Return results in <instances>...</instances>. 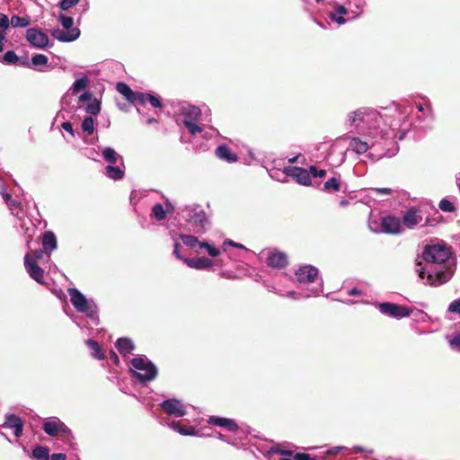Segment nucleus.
Returning <instances> with one entry per match:
<instances>
[{
  "label": "nucleus",
  "instance_id": "obj_14",
  "mask_svg": "<svg viewBox=\"0 0 460 460\" xmlns=\"http://www.w3.org/2000/svg\"><path fill=\"white\" fill-rule=\"evenodd\" d=\"M285 178L288 176L293 177L298 183L302 185H310L311 183V177L309 171L301 168V167H285L284 171L281 172Z\"/></svg>",
  "mask_w": 460,
  "mask_h": 460
},
{
  "label": "nucleus",
  "instance_id": "obj_33",
  "mask_svg": "<svg viewBox=\"0 0 460 460\" xmlns=\"http://www.w3.org/2000/svg\"><path fill=\"white\" fill-rule=\"evenodd\" d=\"M116 90L120 94H122L126 98L127 101H128V102L132 101V97H133L135 92H133L127 84H125L123 82L118 83L116 85Z\"/></svg>",
  "mask_w": 460,
  "mask_h": 460
},
{
  "label": "nucleus",
  "instance_id": "obj_8",
  "mask_svg": "<svg viewBox=\"0 0 460 460\" xmlns=\"http://www.w3.org/2000/svg\"><path fill=\"white\" fill-rule=\"evenodd\" d=\"M70 300L77 312L85 314L89 318L95 319L97 316V305L92 299H87L77 288L67 290Z\"/></svg>",
  "mask_w": 460,
  "mask_h": 460
},
{
  "label": "nucleus",
  "instance_id": "obj_47",
  "mask_svg": "<svg viewBox=\"0 0 460 460\" xmlns=\"http://www.w3.org/2000/svg\"><path fill=\"white\" fill-rule=\"evenodd\" d=\"M439 208L445 212H453L455 210V207L452 202L446 199H443L439 202Z\"/></svg>",
  "mask_w": 460,
  "mask_h": 460
},
{
  "label": "nucleus",
  "instance_id": "obj_36",
  "mask_svg": "<svg viewBox=\"0 0 460 460\" xmlns=\"http://www.w3.org/2000/svg\"><path fill=\"white\" fill-rule=\"evenodd\" d=\"M272 451L281 456L280 460H297L296 459V453L291 450L284 449L281 446L272 448Z\"/></svg>",
  "mask_w": 460,
  "mask_h": 460
},
{
  "label": "nucleus",
  "instance_id": "obj_50",
  "mask_svg": "<svg viewBox=\"0 0 460 460\" xmlns=\"http://www.w3.org/2000/svg\"><path fill=\"white\" fill-rule=\"evenodd\" d=\"M147 97H148L147 102L151 104L152 107H154V108H161L162 107L161 100L159 99V97L152 95L150 93H148Z\"/></svg>",
  "mask_w": 460,
  "mask_h": 460
},
{
  "label": "nucleus",
  "instance_id": "obj_61",
  "mask_svg": "<svg viewBox=\"0 0 460 460\" xmlns=\"http://www.w3.org/2000/svg\"><path fill=\"white\" fill-rule=\"evenodd\" d=\"M61 126H62V128L64 130H66V132H68L72 136H74L73 127H72V124L70 122H68V121L63 122Z\"/></svg>",
  "mask_w": 460,
  "mask_h": 460
},
{
  "label": "nucleus",
  "instance_id": "obj_12",
  "mask_svg": "<svg viewBox=\"0 0 460 460\" xmlns=\"http://www.w3.org/2000/svg\"><path fill=\"white\" fill-rule=\"evenodd\" d=\"M161 409L168 415L177 418L187 414L185 405L177 399H168L160 403Z\"/></svg>",
  "mask_w": 460,
  "mask_h": 460
},
{
  "label": "nucleus",
  "instance_id": "obj_42",
  "mask_svg": "<svg viewBox=\"0 0 460 460\" xmlns=\"http://www.w3.org/2000/svg\"><path fill=\"white\" fill-rule=\"evenodd\" d=\"M199 249H205L211 257H217L220 254L219 249L213 245H210L207 242L200 243Z\"/></svg>",
  "mask_w": 460,
  "mask_h": 460
},
{
  "label": "nucleus",
  "instance_id": "obj_46",
  "mask_svg": "<svg viewBox=\"0 0 460 460\" xmlns=\"http://www.w3.org/2000/svg\"><path fill=\"white\" fill-rule=\"evenodd\" d=\"M310 177L314 178H323L326 175V171L323 169H317L315 166L311 165L309 167Z\"/></svg>",
  "mask_w": 460,
  "mask_h": 460
},
{
  "label": "nucleus",
  "instance_id": "obj_56",
  "mask_svg": "<svg viewBox=\"0 0 460 460\" xmlns=\"http://www.w3.org/2000/svg\"><path fill=\"white\" fill-rule=\"evenodd\" d=\"M180 248H181V244L178 242H175L174 245H173V255L177 259L182 261V259H184V258L180 253Z\"/></svg>",
  "mask_w": 460,
  "mask_h": 460
},
{
  "label": "nucleus",
  "instance_id": "obj_6",
  "mask_svg": "<svg viewBox=\"0 0 460 460\" xmlns=\"http://www.w3.org/2000/svg\"><path fill=\"white\" fill-rule=\"evenodd\" d=\"M181 213L185 221L194 228L197 234L204 233L209 226L207 213L199 205L192 204L185 206L181 209Z\"/></svg>",
  "mask_w": 460,
  "mask_h": 460
},
{
  "label": "nucleus",
  "instance_id": "obj_23",
  "mask_svg": "<svg viewBox=\"0 0 460 460\" xmlns=\"http://www.w3.org/2000/svg\"><path fill=\"white\" fill-rule=\"evenodd\" d=\"M347 13H348V9L345 6H343L341 4H336L334 7V11L330 13L329 18L332 22H335L339 25H341V24H344L347 21L343 17Z\"/></svg>",
  "mask_w": 460,
  "mask_h": 460
},
{
  "label": "nucleus",
  "instance_id": "obj_24",
  "mask_svg": "<svg viewBox=\"0 0 460 460\" xmlns=\"http://www.w3.org/2000/svg\"><path fill=\"white\" fill-rule=\"evenodd\" d=\"M42 246L44 252L49 253V255L51 253V252L57 249V238L52 232H47L44 234L42 239Z\"/></svg>",
  "mask_w": 460,
  "mask_h": 460
},
{
  "label": "nucleus",
  "instance_id": "obj_18",
  "mask_svg": "<svg viewBox=\"0 0 460 460\" xmlns=\"http://www.w3.org/2000/svg\"><path fill=\"white\" fill-rule=\"evenodd\" d=\"M422 221V216L415 207L410 208L402 217V222L406 227L412 229Z\"/></svg>",
  "mask_w": 460,
  "mask_h": 460
},
{
  "label": "nucleus",
  "instance_id": "obj_27",
  "mask_svg": "<svg viewBox=\"0 0 460 460\" xmlns=\"http://www.w3.org/2000/svg\"><path fill=\"white\" fill-rule=\"evenodd\" d=\"M102 154L103 159L109 164H115L118 163L119 160L122 161V157L117 154V152L109 146L103 147L102 149Z\"/></svg>",
  "mask_w": 460,
  "mask_h": 460
},
{
  "label": "nucleus",
  "instance_id": "obj_39",
  "mask_svg": "<svg viewBox=\"0 0 460 460\" xmlns=\"http://www.w3.org/2000/svg\"><path fill=\"white\" fill-rule=\"evenodd\" d=\"M101 111V102L97 99H93L86 107L85 111L90 114L96 116Z\"/></svg>",
  "mask_w": 460,
  "mask_h": 460
},
{
  "label": "nucleus",
  "instance_id": "obj_3",
  "mask_svg": "<svg viewBox=\"0 0 460 460\" xmlns=\"http://www.w3.org/2000/svg\"><path fill=\"white\" fill-rule=\"evenodd\" d=\"M295 277L296 281L301 285H313L311 288L305 289L304 294L305 297L319 296L323 292V281L319 276L317 268L312 265H303L296 270Z\"/></svg>",
  "mask_w": 460,
  "mask_h": 460
},
{
  "label": "nucleus",
  "instance_id": "obj_63",
  "mask_svg": "<svg viewBox=\"0 0 460 460\" xmlns=\"http://www.w3.org/2000/svg\"><path fill=\"white\" fill-rule=\"evenodd\" d=\"M352 451H353V453H359V452H366L367 454H372L373 453V450H371V449H365V448H363L362 447H359V446L354 447Z\"/></svg>",
  "mask_w": 460,
  "mask_h": 460
},
{
  "label": "nucleus",
  "instance_id": "obj_38",
  "mask_svg": "<svg viewBox=\"0 0 460 460\" xmlns=\"http://www.w3.org/2000/svg\"><path fill=\"white\" fill-rule=\"evenodd\" d=\"M323 189H324V190L329 191V192L339 191L340 190V181L337 178L332 177L324 182Z\"/></svg>",
  "mask_w": 460,
  "mask_h": 460
},
{
  "label": "nucleus",
  "instance_id": "obj_11",
  "mask_svg": "<svg viewBox=\"0 0 460 460\" xmlns=\"http://www.w3.org/2000/svg\"><path fill=\"white\" fill-rule=\"evenodd\" d=\"M5 429H13L15 437L19 438L22 435L23 423L20 417L14 414H7L5 421L0 425V434L6 437Z\"/></svg>",
  "mask_w": 460,
  "mask_h": 460
},
{
  "label": "nucleus",
  "instance_id": "obj_34",
  "mask_svg": "<svg viewBox=\"0 0 460 460\" xmlns=\"http://www.w3.org/2000/svg\"><path fill=\"white\" fill-rule=\"evenodd\" d=\"M2 61L4 64L9 65H25V62H21L19 57L16 55L14 51L9 50L5 52L2 58Z\"/></svg>",
  "mask_w": 460,
  "mask_h": 460
},
{
  "label": "nucleus",
  "instance_id": "obj_54",
  "mask_svg": "<svg viewBox=\"0 0 460 460\" xmlns=\"http://www.w3.org/2000/svg\"><path fill=\"white\" fill-rule=\"evenodd\" d=\"M10 21L7 15L0 13V28L5 30L9 27Z\"/></svg>",
  "mask_w": 460,
  "mask_h": 460
},
{
  "label": "nucleus",
  "instance_id": "obj_40",
  "mask_svg": "<svg viewBox=\"0 0 460 460\" xmlns=\"http://www.w3.org/2000/svg\"><path fill=\"white\" fill-rule=\"evenodd\" d=\"M83 130L87 135H92L94 131V120L92 117H86L82 122Z\"/></svg>",
  "mask_w": 460,
  "mask_h": 460
},
{
  "label": "nucleus",
  "instance_id": "obj_31",
  "mask_svg": "<svg viewBox=\"0 0 460 460\" xmlns=\"http://www.w3.org/2000/svg\"><path fill=\"white\" fill-rule=\"evenodd\" d=\"M31 22V19L29 16H18V15H13L10 23L14 28H25L27 27Z\"/></svg>",
  "mask_w": 460,
  "mask_h": 460
},
{
  "label": "nucleus",
  "instance_id": "obj_55",
  "mask_svg": "<svg viewBox=\"0 0 460 460\" xmlns=\"http://www.w3.org/2000/svg\"><path fill=\"white\" fill-rule=\"evenodd\" d=\"M391 144L394 146V149L392 151L389 150L386 153L378 155L379 157H383V156L392 157L397 153L398 147H397L396 144L393 141L391 142Z\"/></svg>",
  "mask_w": 460,
  "mask_h": 460
},
{
  "label": "nucleus",
  "instance_id": "obj_28",
  "mask_svg": "<svg viewBox=\"0 0 460 460\" xmlns=\"http://www.w3.org/2000/svg\"><path fill=\"white\" fill-rule=\"evenodd\" d=\"M180 239L187 247H190L196 252H199L201 242H199L196 236L190 234H180Z\"/></svg>",
  "mask_w": 460,
  "mask_h": 460
},
{
  "label": "nucleus",
  "instance_id": "obj_21",
  "mask_svg": "<svg viewBox=\"0 0 460 460\" xmlns=\"http://www.w3.org/2000/svg\"><path fill=\"white\" fill-rule=\"evenodd\" d=\"M208 422L211 425L219 426L226 429L229 431H236L238 429V425L232 419L211 416L209 417Z\"/></svg>",
  "mask_w": 460,
  "mask_h": 460
},
{
  "label": "nucleus",
  "instance_id": "obj_30",
  "mask_svg": "<svg viewBox=\"0 0 460 460\" xmlns=\"http://www.w3.org/2000/svg\"><path fill=\"white\" fill-rule=\"evenodd\" d=\"M88 84L89 80L86 75H83L80 78H77L70 88L71 94H77L78 93L84 91L87 87Z\"/></svg>",
  "mask_w": 460,
  "mask_h": 460
},
{
  "label": "nucleus",
  "instance_id": "obj_20",
  "mask_svg": "<svg viewBox=\"0 0 460 460\" xmlns=\"http://www.w3.org/2000/svg\"><path fill=\"white\" fill-rule=\"evenodd\" d=\"M268 264L275 269H283L288 265V256L282 252H273L268 256Z\"/></svg>",
  "mask_w": 460,
  "mask_h": 460
},
{
  "label": "nucleus",
  "instance_id": "obj_57",
  "mask_svg": "<svg viewBox=\"0 0 460 460\" xmlns=\"http://www.w3.org/2000/svg\"><path fill=\"white\" fill-rule=\"evenodd\" d=\"M3 199H4L6 205L9 207L12 213H13V208H12V202L13 199H12V196L8 193H4Z\"/></svg>",
  "mask_w": 460,
  "mask_h": 460
},
{
  "label": "nucleus",
  "instance_id": "obj_58",
  "mask_svg": "<svg viewBox=\"0 0 460 460\" xmlns=\"http://www.w3.org/2000/svg\"><path fill=\"white\" fill-rule=\"evenodd\" d=\"M93 94L89 92L84 93L78 98V102H84L86 101L92 100Z\"/></svg>",
  "mask_w": 460,
  "mask_h": 460
},
{
  "label": "nucleus",
  "instance_id": "obj_29",
  "mask_svg": "<svg viewBox=\"0 0 460 460\" xmlns=\"http://www.w3.org/2000/svg\"><path fill=\"white\" fill-rule=\"evenodd\" d=\"M105 174L114 181L120 180L124 177V170L119 166H113L112 164H109L105 167Z\"/></svg>",
  "mask_w": 460,
  "mask_h": 460
},
{
  "label": "nucleus",
  "instance_id": "obj_2",
  "mask_svg": "<svg viewBox=\"0 0 460 460\" xmlns=\"http://www.w3.org/2000/svg\"><path fill=\"white\" fill-rule=\"evenodd\" d=\"M455 268L451 248L444 243L426 244L415 259V272L425 285L432 287L448 282Z\"/></svg>",
  "mask_w": 460,
  "mask_h": 460
},
{
  "label": "nucleus",
  "instance_id": "obj_43",
  "mask_svg": "<svg viewBox=\"0 0 460 460\" xmlns=\"http://www.w3.org/2000/svg\"><path fill=\"white\" fill-rule=\"evenodd\" d=\"M48 61V57L43 54H36L31 58V65L34 66H44Z\"/></svg>",
  "mask_w": 460,
  "mask_h": 460
},
{
  "label": "nucleus",
  "instance_id": "obj_22",
  "mask_svg": "<svg viewBox=\"0 0 460 460\" xmlns=\"http://www.w3.org/2000/svg\"><path fill=\"white\" fill-rule=\"evenodd\" d=\"M166 208L160 203H156L152 208V216L157 220L162 221L166 217V213H171L174 210V208L171 202L166 200Z\"/></svg>",
  "mask_w": 460,
  "mask_h": 460
},
{
  "label": "nucleus",
  "instance_id": "obj_26",
  "mask_svg": "<svg viewBox=\"0 0 460 460\" xmlns=\"http://www.w3.org/2000/svg\"><path fill=\"white\" fill-rule=\"evenodd\" d=\"M216 155L218 158L225 160L229 163L235 162L237 160L236 155H234L228 146L222 145L216 149Z\"/></svg>",
  "mask_w": 460,
  "mask_h": 460
},
{
  "label": "nucleus",
  "instance_id": "obj_4",
  "mask_svg": "<svg viewBox=\"0 0 460 460\" xmlns=\"http://www.w3.org/2000/svg\"><path fill=\"white\" fill-rule=\"evenodd\" d=\"M201 111L199 107L183 104L178 114V122L181 123L191 136L200 134L204 127L200 122Z\"/></svg>",
  "mask_w": 460,
  "mask_h": 460
},
{
  "label": "nucleus",
  "instance_id": "obj_15",
  "mask_svg": "<svg viewBox=\"0 0 460 460\" xmlns=\"http://www.w3.org/2000/svg\"><path fill=\"white\" fill-rule=\"evenodd\" d=\"M26 40L36 49H44L49 44V38L47 34L35 28L27 30Z\"/></svg>",
  "mask_w": 460,
  "mask_h": 460
},
{
  "label": "nucleus",
  "instance_id": "obj_52",
  "mask_svg": "<svg viewBox=\"0 0 460 460\" xmlns=\"http://www.w3.org/2000/svg\"><path fill=\"white\" fill-rule=\"evenodd\" d=\"M369 229L374 233H381V223L379 224L376 219H369Z\"/></svg>",
  "mask_w": 460,
  "mask_h": 460
},
{
  "label": "nucleus",
  "instance_id": "obj_48",
  "mask_svg": "<svg viewBox=\"0 0 460 460\" xmlns=\"http://www.w3.org/2000/svg\"><path fill=\"white\" fill-rule=\"evenodd\" d=\"M447 311L449 313L457 314L460 315V297L450 303Z\"/></svg>",
  "mask_w": 460,
  "mask_h": 460
},
{
  "label": "nucleus",
  "instance_id": "obj_51",
  "mask_svg": "<svg viewBox=\"0 0 460 460\" xmlns=\"http://www.w3.org/2000/svg\"><path fill=\"white\" fill-rule=\"evenodd\" d=\"M178 432L182 436H196L197 435V431L192 427L185 428V427L181 426V428H179V429H178Z\"/></svg>",
  "mask_w": 460,
  "mask_h": 460
},
{
  "label": "nucleus",
  "instance_id": "obj_45",
  "mask_svg": "<svg viewBox=\"0 0 460 460\" xmlns=\"http://www.w3.org/2000/svg\"><path fill=\"white\" fill-rule=\"evenodd\" d=\"M12 208H13V215H15L16 217H19V219L21 220V226H22V227H25V226H26V225H27V223H28V224H30V225H31V222L29 219H28V220H27V222H26L25 220H23V219H22V218H21V217H20V215H19L20 210H21V209H20V205H19L16 201L13 200V202H12Z\"/></svg>",
  "mask_w": 460,
  "mask_h": 460
},
{
  "label": "nucleus",
  "instance_id": "obj_16",
  "mask_svg": "<svg viewBox=\"0 0 460 460\" xmlns=\"http://www.w3.org/2000/svg\"><path fill=\"white\" fill-rule=\"evenodd\" d=\"M362 140L359 137H353L349 141V147L357 154H365L369 148L374 147L381 138H370Z\"/></svg>",
  "mask_w": 460,
  "mask_h": 460
},
{
  "label": "nucleus",
  "instance_id": "obj_32",
  "mask_svg": "<svg viewBox=\"0 0 460 460\" xmlns=\"http://www.w3.org/2000/svg\"><path fill=\"white\" fill-rule=\"evenodd\" d=\"M86 344L88 345L89 349L92 350V356L97 359H103L104 358V353L102 350L100 345L97 341L93 340H87Z\"/></svg>",
  "mask_w": 460,
  "mask_h": 460
},
{
  "label": "nucleus",
  "instance_id": "obj_9",
  "mask_svg": "<svg viewBox=\"0 0 460 460\" xmlns=\"http://www.w3.org/2000/svg\"><path fill=\"white\" fill-rule=\"evenodd\" d=\"M377 308L381 314L396 319L408 317L411 313L409 307L390 302L379 303Z\"/></svg>",
  "mask_w": 460,
  "mask_h": 460
},
{
  "label": "nucleus",
  "instance_id": "obj_13",
  "mask_svg": "<svg viewBox=\"0 0 460 460\" xmlns=\"http://www.w3.org/2000/svg\"><path fill=\"white\" fill-rule=\"evenodd\" d=\"M403 232V226L399 217L386 216L381 219V233L389 234H399Z\"/></svg>",
  "mask_w": 460,
  "mask_h": 460
},
{
  "label": "nucleus",
  "instance_id": "obj_37",
  "mask_svg": "<svg viewBox=\"0 0 460 460\" xmlns=\"http://www.w3.org/2000/svg\"><path fill=\"white\" fill-rule=\"evenodd\" d=\"M417 109L419 112L422 113V117H419L420 120H425L426 119H432L433 114L429 104L423 105L420 103L417 105Z\"/></svg>",
  "mask_w": 460,
  "mask_h": 460
},
{
  "label": "nucleus",
  "instance_id": "obj_35",
  "mask_svg": "<svg viewBox=\"0 0 460 460\" xmlns=\"http://www.w3.org/2000/svg\"><path fill=\"white\" fill-rule=\"evenodd\" d=\"M32 457L37 460H49V452L48 447L42 446H37L32 450Z\"/></svg>",
  "mask_w": 460,
  "mask_h": 460
},
{
  "label": "nucleus",
  "instance_id": "obj_5",
  "mask_svg": "<svg viewBox=\"0 0 460 460\" xmlns=\"http://www.w3.org/2000/svg\"><path fill=\"white\" fill-rule=\"evenodd\" d=\"M133 376L142 384L154 380L157 376L156 367L144 355L133 358L130 361Z\"/></svg>",
  "mask_w": 460,
  "mask_h": 460
},
{
  "label": "nucleus",
  "instance_id": "obj_62",
  "mask_svg": "<svg viewBox=\"0 0 460 460\" xmlns=\"http://www.w3.org/2000/svg\"><path fill=\"white\" fill-rule=\"evenodd\" d=\"M313 457L306 453H296V459L297 460H312Z\"/></svg>",
  "mask_w": 460,
  "mask_h": 460
},
{
  "label": "nucleus",
  "instance_id": "obj_49",
  "mask_svg": "<svg viewBox=\"0 0 460 460\" xmlns=\"http://www.w3.org/2000/svg\"><path fill=\"white\" fill-rule=\"evenodd\" d=\"M79 3V0H61L59 2V7L60 9L66 11L69 8L76 5Z\"/></svg>",
  "mask_w": 460,
  "mask_h": 460
},
{
  "label": "nucleus",
  "instance_id": "obj_59",
  "mask_svg": "<svg viewBox=\"0 0 460 460\" xmlns=\"http://www.w3.org/2000/svg\"><path fill=\"white\" fill-rule=\"evenodd\" d=\"M43 251L42 250H36L33 254H31L32 261L37 262V261L40 260L43 257Z\"/></svg>",
  "mask_w": 460,
  "mask_h": 460
},
{
  "label": "nucleus",
  "instance_id": "obj_1",
  "mask_svg": "<svg viewBox=\"0 0 460 460\" xmlns=\"http://www.w3.org/2000/svg\"><path fill=\"white\" fill-rule=\"evenodd\" d=\"M381 114L370 107H360L346 115V122L350 128L370 138H388V128L402 132L400 139L411 128V123L408 115L412 111L411 107L385 108Z\"/></svg>",
  "mask_w": 460,
  "mask_h": 460
},
{
  "label": "nucleus",
  "instance_id": "obj_53",
  "mask_svg": "<svg viewBox=\"0 0 460 460\" xmlns=\"http://www.w3.org/2000/svg\"><path fill=\"white\" fill-rule=\"evenodd\" d=\"M450 346L460 351V332L456 334L450 341H449Z\"/></svg>",
  "mask_w": 460,
  "mask_h": 460
},
{
  "label": "nucleus",
  "instance_id": "obj_17",
  "mask_svg": "<svg viewBox=\"0 0 460 460\" xmlns=\"http://www.w3.org/2000/svg\"><path fill=\"white\" fill-rule=\"evenodd\" d=\"M24 266L31 279L38 283H42L44 271L38 266L37 262L32 261L30 253H27L24 257Z\"/></svg>",
  "mask_w": 460,
  "mask_h": 460
},
{
  "label": "nucleus",
  "instance_id": "obj_60",
  "mask_svg": "<svg viewBox=\"0 0 460 460\" xmlns=\"http://www.w3.org/2000/svg\"><path fill=\"white\" fill-rule=\"evenodd\" d=\"M375 191L379 194L383 195H390L393 193V190L390 188H376L375 189Z\"/></svg>",
  "mask_w": 460,
  "mask_h": 460
},
{
  "label": "nucleus",
  "instance_id": "obj_44",
  "mask_svg": "<svg viewBox=\"0 0 460 460\" xmlns=\"http://www.w3.org/2000/svg\"><path fill=\"white\" fill-rule=\"evenodd\" d=\"M12 208H13V215H15L16 217H19V219L21 220V226H22V227H25V226H26V225H27V223H28V224H30V225H31V222L29 219H28V220H27V222H26L25 220H23V219H22V218H21V217H20V215H19L20 210H21V209H20V205H19L16 201L13 200V202H12Z\"/></svg>",
  "mask_w": 460,
  "mask_h": 460
},
{
  "label": "nucleus",
  "instance_id": "obj_25",
  "mask_svg": "<svg viewBox=\"0 0 460 460\" xmlns=\"http://www.w3.org/2000/svg\"><path fill=\"white\" fill-rule=\"evenodd\" d=\"M116 347L124 357L130 354L135 349L133 341L128 338H119L116 341Z\"/></svg>",
  "mask_w": 460,
  "mask_h": 460
},
{
  "label": "nucleus",
  "instance_id": "obj_64",
  "mask_svg": "<svg viewBox=\"0 0 460 460\" xmlns=\"http://www.w3.org/2000/svg\"><path fill=\"white\" fill-rule=\"evenodd\" d=\"M51 460H65L66 455L63 453L52 454L50 456Z\"/></svg>",
  "mask_w": 460,
  "mask_h": 460
},
{
  "label": "nucleus",
  "instance_id": "obj_19",
  "mask_svg": "<svg viewBox=\"0 0 460 460\" xmlns=\"http://www.w3.org/2000/svg\"><path fill=\"white\" fill-rule=\"evenodd\" d=\"M182 261L190 268L195 270H206L212 267L213 262L206 257L187 258L182 259Z\"/></svg>",
  "mask_w": 460,
  "mask_h": 460
},
{
  "label": "nucleus",
  "instance_id": "obj_41",
  "mask_svg": "<svg viewBox=\"0 0 460 460\" xmlns=\"http://www.w3.org/2000/svg\"><path fill=\"white\" fill-rule=\"evenodd\" d=\"M147 96H148V93L135 92V93L132 97V101H130V102H132L135 105L145 104L147 102V98H148Z\"/></svg>",
  "mask_w": 460,
  "mask_h": 460
},
{
  "label": "nucleus",
  "instance_id": "obj_10",
  "mask_svg": "<svg viewBox=\"0 0 460 460\" xmlns=\"http://www.w3.org/2000/svg\"><path fill=\"white\" fill-rule=\"evenodd\" d=\"M43 430L49 436L55 437L58 434H63L66 438L71 437V430L68 427L58 418H53L44 422Z\"/></svg>",
  "mask_w": 460,
  "mask_h": 460
},
{
  "label": "nucleus",
  "instance_id": "obj_7",
  "mask_svg": "<svg viewBox=\"0 0 460 460\" xmlns=\"http://www.w3.org/2000/svg\"><path fill=\"white\" fill-rule=\"evenodd\" d=\"M58 21L62 25L63 29L56 28L51 31V36L60 42H72L77 40L80 36V30L74 26V19L60 13Z\"/></svg>",
  "mask_w": 460,
  "mask_h": 460
}]
</instances>
